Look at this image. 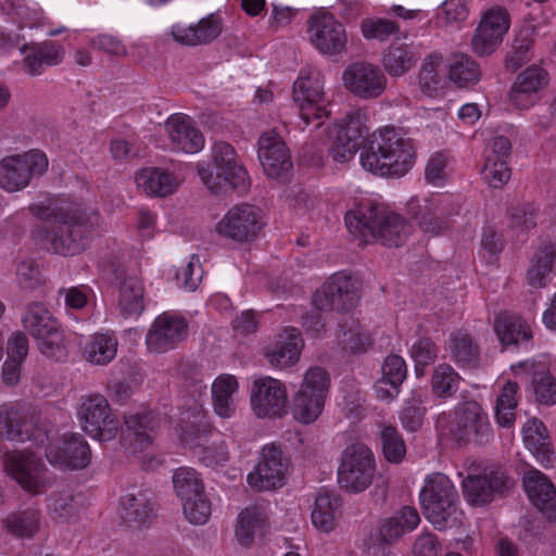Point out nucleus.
Here are the masks:
<instances>
[{
	"instance_id": "obj_1",
	"label": "nucleus",
	"mask_w": 556,
	"mask_h": 556,
	"mask_svg": "<svg viewBox=\"0 0 556 556\" xmlns=\"http://www.w3.org/2000/svg\"><path fill=\"white\" fill-rule=\"evenodd\" d=\"M29 211L42 222L33 232L38 243L64 256L84 251L99 226L98 213H87L63 203L31 204Z\"/></svg>"
},
{
	"instance_id": "obj_2",
	"label": "nucleus",
	"mask_w": 556,
	"mask_h": 556,
	"mask_svg": "<svg viewBox=\"0 0 556 556\" xmlns=\"http://www.w3.org/2000/svg\"><path fill=\"white\" fill-rule=\"evenodd\" d=\"M344 220L349 232L362 244L377 241L389 248H397L412 233V225L404 216L369 202L349 211Z\"/></svg>"
},
{
	"instance_id": "obj_3",
	"label": "nucleus",
	"mask_w": 556,
	"mask_h": 556,
	"mask_svg": "<svg viewBox=\"0 0 556 556\" xmlns=\"http://www.w3.org/2000/svg\"><path fill=\"white\" fill-rule=\"evenodd\" d=\"M413 141L399 129L386 126L375 131L361 153L362 166L376 175L404 176L415 161Z\"/></svg>"
},
{
	"instance_id": "obj_4",
	"label": "nucleus",
	"mask_w": 556,
	"mask_h": 556,
	"mask_svg": "<svg viewBox=\"0 0 556 556\" xmlns=\"http://www.w3.org/2000/svg\"><path fill=\"white\" fill-rule=\"evenodd\" d=\"M197 169L201 181L214 193L220 192L226 186L244 193L250 187L247 169L233 147L225 141L214 143L212 162H200Z\"/></svg>"
},
{
	"instance_id": "obj_5",
	"label": "nucleus",
	"mask_w": 556,
	"mask_h": 556,
	"mask_svg": "<svg viewBox=\"0 0 556 556\" xmlns=\"http://www.w3.org/2000/svg\"><path fill=\"white\" fill-rule=\"evenodd\" d=\"M419 498L425 517L434 528L443 530L458 522V494L445 475L435 472L428 476Z\"/></svg>"
},
{
	"instance_id": "obj_6",
	"label": "nucleus",
	"mask_w": 556,
	"mask_h": 556,
	"mask_svg": "<svg viewBox=\"0 0 556 556\" xmlns=\"http://www.w3.org/2000/svg\"><path fill=\"white\" fill-rule=\"evenodd\" d=\"M24 329L36 340L39 351L54 361L67 355L64 334L58 320L39 302L27 305L22 317Z\"/></svg>"
},
{
	"instance_id": "obj_7",
	"label": "nucleus",
	"mask_w": 556,
	"mask_h": 556,
	"mask_svg": "<svg viewBox=\"0 0 556 556\" xmlns=\"http://www.w3.org/2000/svg\"><path fill=\"white\" fill-rule=\"evenodd\" d=\"M3 466L5 473L27 493L42 494L53 485L54 476L42 459L28 450L5 453Z\"/></svg>"
},
{
	"instance_id": "obj_8",
	"label": "nucleus",
	"mask_w": 556,
	"mask_h": 556,
	"mask_svg": "<svg viewBox=\"0 0 556 556\" xmlns=\"http://www.w3.org/2000/svg\"><path fill=\"white\" fill-rule=\"evenodd\" d=\"M376 475L371 450L363 443H353L342 453L338 483L350 493H361L370 486Z\"/></svg>"
},
{
	"instance_id": "obj_9",
	"label": "nucleus",
	"mask_w": 556,
	"mask_h": 556,
	"mask_svg": "<svg viewBox=\"0 0 556 556\" xmlns=\"http://www.w3.org/2000/svg\"><path fill=\"white\" fill-rule=\"evenodd\" d=\"M458 212V205L447 194H433L422 200L410 199L407 203V214L430 236L446 231L451 227V217Z\"/></svg>"
},
{
	"instance_id": "obj_10",
	"label": "nucleus",
	"mask_w": 556,
	"mask_h": 556,
	"mask_svg": "<svg viewBox=\"0 0 556 556\" xmlns=\"http://www.w3.org/2000/svg\"><path fill=\"white\" fill-rule=\"evenodd\" d=\"M293 100L300 110V117L307 126L311 119H321L330 115L324 92V77L315 67L301 70L293 84Z\"/></svg>"
},
{
	"instance_id": "obj_11",
	"label": "nucleus",
	"mask_w": 556,
	"mask_h": 556,
	"mask_svg": "<svg viewBox=\"0 0 556 556\" xmlns=\"http://www.w3.org/2000/svg\"><path fill=\"white\" fill-rule=\"evenodd\" d=\"M48 164L46 154L38 150L3 157L0 161V188L8 192L21 191L34 177L45 174Z\"/></svg>"
},
{
	"instance_id": "obj_12",
	"label": "nucleus",
	"mask_w": 556,
	"mask_h": 556,
	"mask_svg": "<svg viewBox=\"0 0 556 556\" xmlns=\"http://www.w3.org/2000/svg\"><path fill=\"white\" fill-rule=\"evenodd\" d=\"M262 211L252 204L240 203L230 207L215 225V232L238 243L254 241L264 227Z\"/></svg>"
},
{
	"instance_id": "obj_13",
	"label": "nucleus",
	"mask_w": 556,
	"mask_h": 556,
	"mask_svg": "<svg viewBox=\"0 0 556 556\" xmlns=\"http://www.w3.org/2000/svg\"><path fill=\"white\" fill-rule=\"evenodd\" d=\"M330 379L321 367L308 369L300 390L294 396L293 415L303 424H311L320 415L328 392Z\"/></svg>"
},
{
	"instance_id": "obj_14",
	"label": "nucleus",
	"mask_w": 556,
	"mask_h": 556,
	"mask_svg": "<svg viewBox=\"0 0 556 556\" xmlns=\"http://www.w3.org/2000/svg\"><path fill=\"white\" fill-rule=\"evenodd\" d=\"M450 433L459 444L485 445L493 439L488 415L473 401L465 402L456 407Z\"/></svg>"
},
{
	"instance_id": "obj_15",
	"label": "nucleus",
	"mask_w": 556,
	"mask_h": 556,
	"mask_svg": "<svg viewBox=\"0 0 556 556\" xmlns=\"http://www.w3.org/2000/svg\"><path fill=\"white\" fill-rule=\"evenodd\" d=\"M359 298L357 281L345 273H336L314 293L313 303L319 311L342 313L354 308Z\"/></svg>"
},
{
	"instance_id": "obj_16",
	"label": "nucleus",
	"mask_w": 556,
	"mask_h": 556,
	"mask_svg": "<svg viewBox=\"0 0 556 556\" xmlns=\"http://www.w3.org/2000/svg\"><path fill=\"white\" fill-rule=\"evenodd\" d=\"M78 418L83 429L99 441H111L118 432V420L112 414L108 400L92 394L81 400Z\"/></svg>"
},
{
	"instance_id": "obj_17",
	"label": "nucleus",
	"mask_w": 556,
	"mask_h": 556,
	"mask_svg": "<svg viewBox=\"0 0 556 556\" xmlns=\"http://www.w3.org/2000/svg\"><path fill=\"white\" fill-rule=\"evenodd\" d=\"M510 26L508 11L500 5L488 9L480 18L471 39V49L478 56L491 55L502 45Z\"/></svg>"
},
{
	"instance_id": "obj_18",
	"label": "nucleus",
	"mask_w": 556,
	"mask_h": 556,
	"mask_svg": "<svg viewBox=\"0 0 556 556\" xmlns=\"http://www.w3.org/2000/svg\"><path fill=\"white\" fill-rule=\"evenodd\" d=\"M342 80L346 90L363 100L379 98L387 87L382 70L369 62L350 64L343 72Z\"/></svg>"
},
{
	"instance_id": "obj_19",
	"label": "nucleus",
	"mask_w": 556,
	"mask_h": 556,
	"mask_svg": "<svg viewBox=\"0 0 556 556\" xmlns=\"http://www.w3.org/2000/svg\"><path fill=\"white\" fill-rule=\"evenodd\" d=\"M251 407L258 418L280 417L287 413L285 384L269 376L256 378L251 387Z\"/></svg>"
},
{
	"instance_id": "obj_20",
	"label": "nucleus",
	"mask_w": 556,
	"mask_h": 556,
	"mask_svg": "<svg viewBox=\"0 0 556 556\" xmlns=\"http://www.w3.org/2000/svg\"><path fill=\"white\" fill-rule=\"evenodd\" d=\"M465 498L473 506H483L493 501L495 493L510 486V479L497 465L485 467L479 475H469L463 481Z\"/></svg>"
},
{
	"instance_id": "obj_21",
	"label": "nucleus",
	"mask_w": 556,
	"mask_h": 556,
	"mask_svg": "<svg viewBox=\"0 0 556 556\" xmlns=\"http://www.w3.org/2000/svg\"><path fill=\"white\" fill-rule=\"evenodd\" d=\"M307 24L309 41L323 54L334 55L345 49V29L332 14L319 11L309 17Z\"/></svg>"
},
{
	"instance_id": "obj_22",
	"label": "nucleus",
	"mask_w": 556,
	"mask_h": 556,
	"mask_svg": "<svg viewBox=\"0 0 556 556\" xmlns=\"http://www.w3.org/2000/svg\"><path fill=\"white\" fill-rule=\"evenodd\" d=\"M257 144L258 159L267 177L287 181L293 163L281 137L274 131L265 132L260 137Z\"/></svg>"
},
{
	"instance_id": "obj_23",
	"label": "nucleus",
	"mask_w": 556,
	"mask_h": 556,
	"mask_svg": "<svg viewBox=\"0 0 556 556\" xmlns=\"http://www.w3.org/2000/svg\"><path fill=\"white\" fill-rule=\"evenodd\" d=\"M288 463L280 447L275 444L263 447L255 470L248 475V483L257 491L277 489L283 484Z\"/></svg>"
},
{
	"instance_id": "obj_24",
	"label": "nucleus",
	"mask_w": 556,
	"mask_h": 556,
	"mask_svg": "<svg viewBox=\"0 0 556 556\" xmlns=\"http://www.w3.org/2000/svg\"><path fill=\"white\" fill-rule=\"evenodd\" d=\"M188 336V323L179 315L163 313L152 323L146 336L149 351L165 353L175 349Z\"/></svg>"
},
{
	"instance_id": "obj_25",
	"label": "nucleus",
	"mask_w": 556,
	"mask_h": 556,
	"mask_svg": "<svg viewBox=\"0 0 556 556\" xmlns=\"http://www.w3.org/2000/svg\"><path fill=\"white\" fill-rule=\"evenodd\" d=\"M0 435L15 442L34 441L43 445L49 441L46 430L35 427V422L14 405L0 406Z\"/></svg>"
},
{
	"instance_id": "obj_26",
	"label": "nucleus",
	"mask_w": 556,
	"mask_h": 556,
	"mask_svg": "<svg viewBox=\"0 0 556 556\" xmlns=\"http://www.w3.org/2000/svg\"><path fill=\"white\" fill-rule=\"evenodd\" d=\"M549 83L548 73L539 65L520 72L509 91V101L518 110H528L540 100V93Z\"/></svg>"
},
{
	"instance_id": "obj_27",
	"label": "nucleus",
	"mask_w": 556,
	"mask_h": 556,
	"mask_svg": "<svg viewBox=\"0 0 556 556\" xmlns=\"http://www.w3.org/2000/svg\"><path fill=\"white\" fill-rule=\"evenodd\" d=\"M46 457L54 467L83 469L89 465L91 452L84 437L73 433L65 434L61 444H49Z\"/></svg>"
},
{
	"instance_id": "obj_28",
	"label": "nucleus",
	"mask_w": 556,
	"mask_h": 556,
	"mask_svg": "<svg viewBox=\"0 0 556 556\" xmlns=\"http://www.w3.org/2000/svg\"><path fill=\"white\" fill-rule=\"evenodd\" d=\"M23 68L31 76L41 75L47 67L62 63L65 50L58 41L43 40L40 42L23 43L21 46Z\"/></svg>"
},
{
	"instance_id": "obj_29",
	"label": "nucleus",
	"mask_w": 556,
	"mask_h": 556,
	"mask_svg": "<svg viewBox=\"0 0 556 556\" xmlns=\"http://www.w3.org/2000/svg\"><path fill=\"white\" fill-rule=\"evenodd\" d=\"M522 481L532 504L546 519L556 522V489L549 479L540 470L530 469L525 472Z\"/></svg>"
},
{
	"instance_id": "obj_30",
	"label": "nucleus",
	"mask_w": 556,
	"mask_h": 556,
	"mask_svg": "<svg viewBox=\"0 0 556 556\" xmlns=\"http://www.w3.org/2000/svg\"><path fill=\"white\" fill-rule=\"evenodd\" d=\"M303 346L301 332L293 327H288L266 348L265 355L271 366L285 368L299 361Z\"/></svg>"
},
{
	"instance_id": "obj_31",
	"label": "nucleus",
	"mask_w": 556,
	"mask_h": 556,
	"mask_svg": "<svg viewBox=\"0 0 556 556\" xmlns=\"http://www.w3.org/2000/svg\"><path fill=\"white\" fill-rule=\"evenodd\" d=\"M165 127L176 149L186 153H197L204 147V137L189 116L172 115Z\"/></svg>"
},
{
	"instance_id": "obj_32",
	"label": "nucleus",
	"mask_w": 556,
	"mask_h": 556,
	"mask_svg": "<svg viewBox=\"0 0 556 556\" xmlns=\"http://www.w3.org/2000/svg\"><path fill=\"white\" fill-rule=\"evenodd\" d=\"M220 33V18L214 14L200 20L193 26L176 25L172 28L174 39L186 46L207 45L215 40Z\"/></svg>"
},
{
	"instance_id": "obj_33",
	"label": "nucleus",
	"mask_w": 556,
	"mask_h": 556,
	"mask_svg": "<svg viewBox=\"0 0 556 556\" xmlns=\"http://www.w3.org/2000/svg\"><path fill=\"white\" fill-rule=\"evenodd\" d=\"M522 434L526 447L533 454L535 459L544 467L551 466L554 462L555 453L543 422L536 418L529 419L523 425Z\"/></svg>"
},
{
	"instance_id": "obj_34",
	"label": "nucleus",
	"mask_w": 556,
	"mask_h": 556,
	"mask_svg": "<svg viewBox=\"0 0 556 556\" xmlns=\"http://www.w3.org/2000/svg\"><path fill=\"white\" fill-rule=\"evenodd\" d=\"M136 184L146 194L164 198L177 190L180 180L168 170L149 167L137 173Z\"/></svg>"
},
{
	"instance_id": "obj_35",
	"label": "nucleus",
	"mask_w": 556,
	"mask_h": 556,
	"mask_svg": "<svg viewBox=\"0 0 556 556\" xmlns=\"http://www.w3.org/2000/svg\"><path fill=\"white\" fill-rule=\"evenodd\" d=\"M267 526V516L260 505L242 509L237 518L236 539L242 546H250L256 536H262Z\"/></svg>"
},
{
	"instance_id": "obj_36",
	"label": "nucleus",
	"mask_w": 556,
	"mask_h": 556,
	"mask_svg": "<svg viewBox=\"0 0 556 556\" xmlns=\"http://www.w3.org/2000/svg\"><path fill=\"white\" fill-rule=\"evenodd\" d=\"M556 260V242H542L531 261L527 271L528 285L533 288H544L551 281V273Z\"/></svg>"
},
{
	"instance_id": "obj_37",
	"label": "nucleus",
	"mask_w": 556,
	"mask_h": 556,
	"mask_svg": "<svg viewBox=\"0 0 556 556\" xmlns=\"http://www.w3.org/2000/svg\"><path fill=\"white\" fill-rule=\"evenodd\" d=\"M494 330L503 345L529 343L532 332L528 324L517 315L501 313L494 321Z\"/></svg>"
},
{
	"instance_id": "obj_38",
	"label": "nucleus",
	"mask_w": 556,
	"mask_h": 556,
	"mask_svg": "<svg viewBox=\"0 0 556 556\" xmlns=\"http://www.w3.org/2000/svg\"><path fill=\"white\" fill-rule=\"evenodd\" d=\"M448 78L459 88H468L479 83L481 70L468 54L454 52L447 60Z\"/></svg>"
},
{
	"instance_id": "obj_39",
	"label": "nucleus",
	"mask_w": 556,
	"mask_h": 556,
	"mask_svg": "<svg viewBox=\"0 0 556 556\" xmlns=\"http://www.w3.org/2000/svg\"><path fill=\"white\" fill-rule=\"evenodd\" d=\"M128 437H132L138 450H146L153 443L159 428V419L153 412H142L125 416Z\"/></svg>"
},
{
	"instance_id": "obj_40",
	"label": "nucleus",
	"mask_w": 556,
	"mask_h": 556,
	"mask_svg": "<svg viewBox=\"0 0 556 556\" xmlns=\"http://www.w3.org/2000/svg\"><path fill=\"white\" fill-rule=\"evenodd\" d=\"M340 498L332 492L320 490L315 498L311 515L312 523L320 531L329 533L336 528Z\"/></svg>"
},
{
	"instance_id": "obj_41",
	"label": "nucleus",
	"mask_w": 556,
	"mask_h": 556,
	"mask_svg": "<svg viewBox=\"0 0 556 556\" xmlns=\"http://www.w3.org/2000/svg\"><path fill=\"white\" fill-rule=\"evenodd\" d=\"M117 304L125 318L138 317L143 312V286L137 277L128 276L122 280Z\"/></svg>"
},
{
	"instance_id": "obj_42",
	"label": "nucleus",
	"mask_w": 556,
	"mask_h": 556,
	"mask_svg": "<svg viewBox=\"0 0 556 556\" xmlns=\"http://www.w3.org/2000/svg\"><path fill=\"white\" fill-rule=\"evenodd\" d=\"M122 518L132 528H140L149 521L152 505L146 493L126 494L121 498Z\"/></svg>"
},
{
	"instance_id": "obj_43",
	"label": "nucleus",
	"mask_w": 556,
	"mask_h": 556,
	"mask_svg": "<svg viewBox=\"0 0 556 556\" xmlns=\"http://www.w3.org/2000/svg\"><path fill=\"white\" fill-rule=\"evenodd\" d=\"M117 340L109 333H96L83 349L84 358L93 365H106L114 359Z\"/></svg>"
},
{
	"instance_id": "obj_44",
	"label": "nucleus",
	"mask_w": 556,
	"mask_h": 556,
	"mask_svg": "<svg viewBox=\"0 0 556 556\" xmlns=\"http://www.w3.org/2000/svg\"><path fill=\"white\" fill-rule=\"evenodd\" d=\"M448 350L451 358L460 367H476L479 363L480 349L467 332L452 333Z\"/></svg>"
},
{
	"instance_id": "obj_45",
	"label": "nucleus",
	"mask_w": 556,
	"mask_h": 556,
	"mask_svg": "<svg viewBox=\"0 0 556 556\" xmlns=\"http://www.w3.org/2000/svg\"><path fill=\"white\" fill-rule=\"evenodd\" d=\"M417 62V54L407 45H391L383 58L382 65L391 77H401L409 72Z\"/></svg>"
},
{
	"instance_id": "obj_46",
	"label": "nucleus",
	"mask_w": 556,
	"mask_h": 556,
	"mask_svg": "<svg viewBox=\"0 0 556 556\" xmlns=\"http://www.w3.org/2000/svg\"><path fill=\"white\" fill-rule=\"evenodd\" d=\"M238 389V382L233 376H220L212 384V397L215 413L229 418L236 410L233 393Z\"/></svg>"
},
{
	"instance_id": "obj_47",
	"label": "nucleus",
	"mask_w": 556,
	"mask_h": 556,
	"mask_svg": "<svg viewBox=\"0 0 556 556\" xmlns=\"http://www.w3.org/2000/svg\"><path fill=\"white\" fill-rule=\"evenodd\" d=\"M535 27L532 24L525 25L516 36L511 51L505 59V66L508 71L515 72L531 59L533 47V35Z\"/></svg>"
},
{
	"instance_id": "obj_48",
	"label": "nucleus",
	"mask_w": 556,
	"mask_h": 556,
	"mask_svg": "<svg viewBox=\"0 0 556 556\" xmlns=\"http://www.w3.org/2000/svg\"><path fill=\"white\" fill-rule=\"evenodd\" d=\"M338 340L342 349L353 353L366 351L371 344V338L361 324L353 318H345L340 324Z\"/></svg>"
},
{
	"instance_id": "obj_49",
	"label": "nucleus",
	"mask_w": 556,
	"mask_h": 556,
	"mask_svg": "<svg viewBox=\"0 0 556 556\" xmlns=\"http://www.w3.org/2000/svg\"><path fill=\"white\" fill-rule=\"evenodd\" d=\"M40 514L37 509L28 508L10 514L4 519L9 532L21 538H30L39 530Z\"/></svg>"
},
{
	"instance_id": "obj_50",
	"label": "nucleus",
	"mask_w": 556,
	"mask_h": 556,
	"mask_svg": "<svg viewBox=\"0 0 556 556\" xmlns=\"http://www.w3.org/2000/svg\"><path fill=\"white\" fill-rule=\"evenodd\" d=\"M518 389L517 382L508 381L497 397L495 416L498 425L502 427H510L515 422L516 394Z\"/></svg>"
},
{
	"instance_id": "obj_51",
	"label": "nucleus",
	"mask_w": 556,
	"mask_h": 556,
	"mask_svg": "<svg viewBox=\"0 0 556 556\" xmlns=\"http://www.w3.org/2000/svg\"><path fill=\"white\" fill-rule=\"evenodd\" d=\"M48 511L54 520L67 522L75 519L79 508L75 496L68 492H54L48 498Z\"/></svg>"
},
{
	"instance_id": "obj_52",
	"label": "nucleus",
	"mask_w": 556,
	"mask_h": 556,
	"mask_svg": "<svg viewBox=\"0 0 556 556\" xmlns=\"http://www.w3.org/2000/svg\"><path fill=\"white\" fill-rule=\"evenodd\" d=\"M173 484L177 496L184 501L189 497L199 496L204 492L201 479L194 469L181 467L173 476Z\"/></svg>"
},
{
	"instance_id": "obj_53",
	"label": "nucleus",
	"mask_w": 556,
	"mask_h": 556,
	"mask_svg": "<svg viewBox=\"0 0 556 556\" xmlns=\"http://www.w3.org/2000/svg\"><path fill=\"white\" fill-rule=\"evenodd\" d=\"M459 380V375L452 366L440 364L434 368L432 374V390L439 397H448L458 390Z\"/></svg>"
},
{
	"instance_id": "obj_54",
	"label": "nucleus",
	"mask_w": 556,
	"mask_h": 556,
	"mask_svg": "<svg viewBox=\"0 0 556 556\" xmlns=\"http://www.w3.org/2000/svg\"><path fill=\"white\" fill-rule=\"evenodd\" d=\"M540 210L533 203L511 206L508 211L509 227L517 232H528L538 225Z\"/></svg>"
},
{
	"instance_id": "obj_55",
	"label": "nucleus",
	"mask_w": 556,
	"mask_h": 556,
	"mask_svg": "<svg viewBox=\"0 0 556 556\" xmlns=\"http://www.w3.org/2000/svg\"><path fill=\"white\" fill-rule=\"evenodd\" d=\"M367 121L368 115L365 110H353L345 115L338 132L344 137H350L352 141L362 146L368 135Z\"/></svg>"
},
{
	"instance_id": "obj_56",
	"label": "nucleus",
	"mask_w": 556,
	"mask_h": 556,
	"mask_svg": "<svg viewBox=\"0 0 556 556\" xmlns=\"http://www.w3.org/2000/svg\"><path fill=\"white\" fill-rule=\"evenodd\" d=\"M442 61L440 53H431L424 59L418 76L419 86L424 92L432 94L439 89L441 78L438 68Z\"/></svg>"
},
{
	"instance_id": "obj_57",
	"label": "nucleus",
	"mask_w": 556,
	"mask_h": 556,
	"mask_svg": "<svg viewBox=\"0 0 556 556\" xmlns=\"http://www.w3.org/2000/svg\"><path fill=\"white\" fill-rule=\"evenodd\" d=\"M382 452L390 463L399 464L406 454L405 443L393 426H383L380 431Z\"/></svg>"
},
{
	"instance_id": "obj_58",
	"label": "nucleus",
	"mask_w": 556,
	"mask_h": 556,
	"mask_svg": "<svg viewBox=\"0 0 556 556\" xmlns=\"http://www.w3.org/2000/svg\"><path fill=\"white\" fill-rule=\"evenodd\" d=\"M422 403V395L419 392H414L406 401L405 406L400 414V420L406 430L415 432L421 428L426 412Z\"/></svg>"
},
{
	"instance_id": "obj_59",
	"label": "nucleus",
	"mask_w": 556,
	"mask_h": 556,
	"mask_svg": "<svg viewBox=\"0 0 556 556\" xmlns=\"http://www.w3.org/2000/svg\"><path fill=\"white\" fill-rule=\"evenodd\" d=\"M12 8L25 26L30 28L46 25L43 11L37 4L28 5L25 0H0V9Z\"/></svg>"
},
{
	"instance_id": "obj_60",
	"label": "nucleus",
	"mask_w": 556,
	"mask_h": 556,
	"mask_svg": "<svg viewBox=\"0 0 556 556\" xmlns=\"http://www.w3.org/2000/svg\"><path fill=\"white\" fill-rule=\"evenodd\" d=\"M510 168L507 161H500L494 157H485L482 168L483 180L492 188H502L510 179Z\"/></svg>"
},
{
	"instance_id": "obj_61",
	"label": "nucleus",
	"mask_w": 556,
	"mask_h": 556,
	"mask_svg": "<svg viewBox=\"0 0 556 556\" xmlns=\"http://www.w3.org/2000/svg\"><path fill=\"white\" fill-rule=\"evenodd\" d=\"M181 502L184 515L190 523L204 525L208 520L211 516V503L204 492L199 494V496L189 497V500Z\"/></svg>"
},
{
	"instance_id": "obj_62",
	"label": "nucleus",
	"mask_w": 556,
	"mask_h": 556,
	"mask_svg": "<svg viewBox=\"0 0 556 556\" xmlns=\"http://www.w3.org/2000/svg\"><path fill=\"white\" fill-rule=\"evenodd\" d=\"M532 384L538 402L545 405L556 403V379L548 371H534Z\"/></svg>"
},
{
	"instance_id": "obj_63",
	"label": "nucleus",
	"mask_w": 556,
	"mask_h": 556,
	"mask_svg": "<svg viewBox=\"0 0 556 556\" xmlns=\"http://www.w3.org/2000/svg\"><path fill=\"white\" fill-rule=\"evenodd\" d=\"M361 29L366 39L384 41L399 31V25L386 18H366L362 22Z\"/></svg>"
},
{
	"instance_id": "obj_64",
	"label": "nucleus",
	"mask_w": 556,
	"mask_h": 556,
	"mask_svg": "<svg viewBox=\"0 0 556 556\" xmlns=\"http://www.w3.org/2000/svg\"><path fill=\"white\" fill-rule=\"evenodd\" d=\"M382 380L390 383V386H402L407 376V366L403 357L400 355L391 354L386 357L381 366Z\"/></svg>"
}]
</instances>
